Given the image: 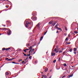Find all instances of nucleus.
<instances>
[{"instance_id":"obj_31","label":"nucleus","mask_w":78,"mask_h":78,"mask_svg":"<svg viewBox=\"0 0 78 78\" xmlns=\"http://www.w3.org/2000/svg\"><path fill=\"white\" fill-rule=\"evenodd\" d=\"M64 35L65 36H67V33H65L64 34Z\"/></svg>"},{"instance_id":"obj_55","label":"nucleus","mask_w":78,"mask_h":78,"mask_svg":"<svg viewBox=\"0 0 78 78\" xmlns=\"http://www.w3.org/2000/svg\"><path fill=\"white\" fill-rule=\"evenodd\" d=\"M3 26H4V27H6V25H3Z\"/></svg>"},{"instance_id":"obj_35","label":"nucleus","mask_w":78,"mask_h":78,"mask_svg":"<svg viewBox=\"0 0 78 78\" xmlns=\"http://www.w3.org/2000/svg\"><path fill=\"white\" fill-rule=\"evenodd\" d=\"M22 63L23 64H24V63H25V61H23L22 62Z\"/></svg>"},{"instance_id":"obj_12","label":"nucleus","mask_w":78,"mask_h":78,"mask_svg":"<svg viewBox=\"0 0 78 78\" xmlns=\"http://www.w3.org/2000/svg\"><path fill=\"white\" fill-rule=\"evenodd\" d=\"M43 77H44V78H47V76L45 75H44V76L42 77V78H43Z\"/></svg>"},{"instance_id":"obj_23","label":"nucleus","mask_w":78,"mask_h":78,"mask_svg":"<svg viewBox=\"0 0 78 78\" xmlns=\"http://www.w3.org/2000/svg\"><path fill=\"white\" fill-rule=\"evenodd\" d=\"M30 55H31V54H27V56H30Z\"/></svg>"},{"instance_id":"obj_36","label":"nucleus","mask_w":78,"mask_h":78,"mask_svg":"<svg viewBox=\"0 0 78 78\" xmlns=\"http://www.w3.org/2000/svg\"><path fill=\"white\" fill-rule=\"evenodd\" d=\"M31 50H30L29 51V53H31Z\"/></svg>"},{"instance_id":"obj_58","label":"nucleus","mask_w":78,"mask_h":78,"mask_svg":"<svg viewBox=\"0 0 78 78\" xmlns=\"http://www.w3.org/2000/svg\"><path fill=\"white\" fill-rule=\"evenodd\" d=\"M44 75H42V76H44Z\"/></svg>"},{"instance_id":"obj_5","label":"nucleus","mask_w":78,"mask_h":78,"mask_svg":"<svg viewBox=\"0 0 78 78\" xmlns=\"http://www.w3.org/2000/svg\"><path fill=\"white\" fill-rule=\"evenodd\" d=\"M14 58H12L11 59H9L7 61H11L12 60V59H14Z\"/></svg>"},{"instance_id":"obj_14","label":"nucleus","mask_w":78,"mask_h":78,"mask_svg":"<svg viewBox=\"0 0 78 78\" xmlns=\"http://www.w3.org/2000/svg\"><path fill=\"white\" fill-rule=\"evenodd\" d=\"M43 39V37H41L40 39V41H41Z\"/></svg>"},{"instance_id":"obj_52","label":"nucleus","mask_w":78,"mask_h":78,"mask_svg":"<svg viewBox=\"0 0 78 78\" xmlns=\"http://www.w3.org/2000/svg\"><path fill=\"white\" fill-rule=\"evenodd\" d=\"M26 59H28V57H27Z\"/></svg>"},{"instance_id":"obj_9","label":"nucleus","mask_w":78,"mask_h":78,"mask_svg":"<svg viewBox=\"0 0 78 78\" xmlns=\"http://www.w3.org/2000/svg\"><path fill=\"white\" fill-rule=\"evenodd\" d=\"M48 71V68H46L45 69V72H47Z\"/></svg>"},{"instance_id":"obj_16","label":"nucleus","mask_w":78,"mask_h":78,"mask_svg":"<svg viewBox=\"0 0 78 78\" xmlns=\"http://www.w3.org/2000/svg\"><path fill=\"white\" fill-rule=\"evenodd\" d=\"M34 49H33L32 51H31V52L32 53H33V52H34Z\"/></svg>"},{"instance_id":"obj_57","label":"nucleus","mask_w":78,"mask_h":78,"mask_svg":"<svg viewBox=\"0 0 78 78\" xmlns=\"http://www.w3.org/2000/svg\"><path fill=\"white\" fill-rule=\"evenodd\" d=\"M26 60H27V59L26 58V59L24 60V61H26Z\"/></svg>"},{"instance_id":"obj_19","label":"nucleus","mask_w":78,"mask_h":78,"mask_svg":"<svg viewBox=\"0 0 78 78\" xmlns=\"http://www.w3.org/2000/svg\"><path fill=\"white\" fill-rule=\"evenodd\" d=\"M73 76V75H69L68 76L69 77V78H70V77H72V76Z\"/></svg>"},{"instance_id":"obj_47","label":"nucleus","mask_w":78,"mask_h":78,"mask_svg":"<svg viewBox=\"0 0 78 78\" xmlns=\"http://www.w3.org/2000/svg\"><path fill=\"white\" fill-rule=\"evenodd\" d=\"M68 44H70V42H69L68 43Z\"/></svg>"},{"instance_id":"obj_48","label":"nucleus","mask_w":78,"mask_h":78,"mask_svg":"<svg viewBox=\"0 0 78 78\" xmlns=\"http://www.w3.org/2000/svg\"><path fill=\"white\" fill-rule=\"evenodd\" d=\"M56 69H57V70H59V69H60V67L58 69L56 68Z\"/></svg>"},{"instance_id":"obj_26","label":"nucleus","mask_w":78,"mask_h":78,"mask_svg":"<svg viewBox=\"0 0 78 78\" xmlns=\"http://www.w3.org/2000/svg\"><path fill=\"white\" fill-rule=\"evenodd\" d=\"M31 58H32V57L31 56H30V57H29V58L31 59Z\"/></svg>"},{"instance_id":"obj_4","label":"nucleus","mask_w":78,"mask_h":78,"mask_svg":"<svg viewBox=\"0 0 78 78\" xmlns=\"http://www.w3.org/2000/svg\"><path fill=\"white\" fill-rule=\"evenodd\" d=\"M36 27H37V28L38 29L40 28V24H39V23L36 26Z\"/></svg>"},{"instance_id":"obj_2","label":"nucleus","mask_w":78,"mask_h":78,"mask_svg":"<svg viewBox=\"0 0 78 78\" xmlns=\"http://www.w3.org/2000/svg\"><path fill=\"white\" fill-rule=\"evenodd\" d=\"M28 24H29V25H31V22H29L28 21H27L26 22V27H28Z\"/></svg>"},{"instance_id":"obj_29","label":"nucleus","mask_w":78,"mask_h":78,"mask_svg":"<svg viewBox=\"0 0 78 78\" xmlns=\"http://www.w3.org/2000/svg\"><path fill=\"white\" fill-rule=\"evenodd\" d=\"M6 50V49H5V48H2V50L4 51V50Z\"/></svg>"},{"instance_id":"obj_59","label":"nucleus","mask_w":78,"mask_h":78,"mask_svg":"<svg viewBox=\"0 0 78 78\" xmlns=\"http://www.w3.org/2000/svg\"><path fill=\"white\" fill-rule=\"evenodd\" d=\"M72 68H73V66H72Z\"/></svg>"},{"instance_id":"obj_20","label":"nucleus","mask_w":78,"mask_h":78,"mask_svg":"<svg viewBox=\"0 0 78 78\" xmlns=\"http://www.w3.org/2000/svg\"><path fill=\"white\" fill-rule=\"evenodd\" d=\"M64 67H66L67 66V64H66V63H64Z\"/></svg>"},{"instance_id":"obj_44","label":"nucleus","mask_w":78,"mask_h":78,"mask_svg":"<svg viewBox=\"0 0 78 78\" xmlns=\"http://www.w3.org/2000/svg\"><path fill=\"white\" fill-rule=\"evenodd\" d=\"M74 54H76V52L74 51Z\"/></svg>"},{"instance_id":"obj_53","label":"nucleus","mask_w":78,"mask_h":78,"mask_svg":"<svg viewBox=\"0 0 78 78\" xmlns=\"http://www.w3.org/2000/svg\"><path fill=\"white\" fill-rule=\"evenodd\" d=\"M6 8H8V7L6 6H5Z\"/></svg>"},{"instance_id":"obj_49","label":"nucleus","mask_w":78,"mask_h":78,"mask_svg":"<svg viewBox=\"0 0 78 78\" xmlns=\"http://www.w3.org/2000/svg\"><path fill=\"white\" fill-rule=\"evenodd\" d=\"M51 76H51L49 77V78H51Z\"/></svg>"},{"instance_id":"obj_3","label":"nucleus","mask_w":78,"mask_h":78,"mask_svg":"<svg viewBox=\"0 0 78 78\" xmlns=\"http://www.w3.org/2000/svg\"><path fill=\"white\" fill-rule=\"evenodd\" d=\"M7 34L8 35H10L11 34V30H9L7 32Z\"/></svg>"},{"instance_id":"obj_25","label":"nucleus","mask_w":78,"mask_h":78,"mask_svg":"<svg viewBox=\"0 0 78 78\" xmlns=\"http://www.w3.org/2000/svg\"><path fill=\"white\" fill-rule=\"evenodd\" d=\"M74 51H76V48H74Z\"/></svg>"},{"instance_id":"obj_11","label":"nucleus","mask_w":78,"mask_h":78,"mask_svg":"<svg viewBox=\"0 0 78 78\" xmlns=\"http://www.w3.org/2000/svg\"><path fill=\"white\" fill-rule=\"evenodd\" d=\"M56 23H57L55 21V23H54V24H52L53 27H54V26H55V25L56 24Z\"/></svg>"},{"instance_id":"obj_17","label":"nucleus","mask_w":78,"mask_h":78,"mask_svg":"<svg viewBox=\"0 0 78 78\" xmlns=\"http://www.w3.org/2000/svg\"><path fill=\"white\" fill-rule=\"evenodd\" d=\"M54 55H55V53H53L52 54V56H54Z\"/></svg>"},{"instance_id":"obj_61","label":"nucleus","mask_w":78,"mask_h":78,"mask_svg":"<svg viewBox=\"0 0 78 78\" xmlns=\"http://www.w3.org/2000/svg\"><path fill=\"white\" fill-rule=\"evenodd\" d=\"M71 70H73V69H71Z\"/></svg>"},{"instance_id":"obj_30","label":"nucleus","mask_w":78,"mask_h":78,"mask_svg":"<svg viewBox=\"0 0 78 78\" xmlns=\"http://www.w3.org/2000/svg\"><path fill=\"white\" fill-rule=\"evenodd\" d=\"M23 54L24 56H27V55H26V54H25L24 53H23Z\"/></svg>"},{"instance_id":"obj_32","label":"nucleus","mask_w":78,"mask_h":78,"mask_svg":"<svg viewBox=\"0 0 78 78\" xmlns=\"http://www.w3.org/2000/svg\"><path fill=\"white\" fill-rule=\"evenodd\" d=\"M68 40V37H67L66 39H65L66 41H67V40Z\"/></svg>"},{"instance_id":"obj_37","label":"nucleus","mask_w":78,"mask_h":78,"mask_svg":"<svg viewBox=\"0 0 78 78\" xmlns=\"http://www.w3.org/2000/svg\"><path fill=\"white\" fill-rule=\"evenodd\" d=\"M65 30L66 31H67V27H65Z\"/></svg>"},{"instance_id":"obj_7","label":"nucleus","mask_w":78,"mask_h":78,"mask_svg":"<svg viewBox=\"0 0 78 78\" xmlns=\"http://www.w3.org/2000/svg\"><path fill=\"white\" fill-rule=\"evenodd\" d=\"M33 19L34 20H36L37 19V18L36 17H34L33 18Z\"/></svg>"},{"instance_id":"obj_38","label":"nucleus","mask_w":78,"mask_h":78,"mask_svg":"<svg viewBox=\"0 0 78 78\" xmlns=\"http://www.w3.org/2000/svg\"><path fill=\"white\" fill-rule=\"evenodd\" d=\"M12 63L13 64H16V62H12Z\"/></svg>"},{"instance_id":"obj_33","label":"nucleus","mask_w":78,"mask_h":78,"mask_svg":"<svg viewBox=\"0 0 78 78\" xmlns=\"http://www.w3.org/2000/svg\"><path fill=\"white\" fill-rule=\"evenodd\" d=\"M26 49H25V50H23V51H25V53H26V52H27V51H26Z\"/></svg>"},{"instance_id":"obj_45","label":"nucleus","mask_w":78,"mask_h":78,"mask_svg":"<svg viewBox=\"0 0 78 78\" xmlns=\"http://www.w3.org/2000/svg\"><path fill=\"white\" fill-rule=\"evenodd\" d=\"M31 27H29V30H31Z\"/></svg>"},{"instance_id":"obj_13","label":"nucleus","mask_w":78,"mask_h":78,"mask_svg":"<svg viewBox=\"0 0 78 78\" xmlns=\"http://www.w3.org/2000/svg\"><path fill=\"white\" fill-rule=\"evenodd\" d=\"M29 50H32V47L31 46H30L29 48Z\"/></svg>"},{"instance_id":"obj_39","label":"nucleus","mask_w":78,"mask_h":78,"mask_svg":"<svg viewBox=\"0 0 78 78\" xmlns=\"http://www.w3.org/2000/svg\"><path fill=\"white\" fill-rule=\"evenodd\" d=\"M63 55H65V51L63 52Z\"/></svg>"},{"instance_id":"obj_63","label":"nucleus","mask_w":78,"mask_h":78,"mask_svg":"<svg viewBox=\"0 0 78 78\" xmlns=\"http://www.w3.org/2000/svg\"><path fill=\"white\" fill-rule=\"evenodd\" d=\"M2 34H0V35H1Z\"/></svg>"},{"instance_id":"obj_34","label":"nucleus","mask_w":78,"mask_h":78,"mask_svg":"<svg viewBox=\"0 0 78 78\" xmlns=\"http://www.w3.org/2000/svg\"><path fill=\"white\" fill-rule=\"evenodd\" d=\"M49 24H51V23H52V22H49Z\"/></svg>"},{"instance_id":"obj_62","label":"nucleus","mask_w":78,"mask_h":78,"mask_svg":"<svg viewBox=\"0 0 78 78\" xmlns=\"http://www.w3.org/2000/svg\"><path fill=\"white\" fill-rule=\"evenodd\" d=\"M35 63H36V61H35Z\"/></svg>"},{"instance_id":"obj_8","label":"nucleus","mask_w":78,"mask_h":78,"mask_svg":"<svg viewBox=\"0 0 78 78\" xmlns=\"http://www.w3.org/2000/svg\"><path fill=\"white\" fill-rule=\"evenodd\" d=\"M57 26H58V24H56L55 26V28H56V29H58V27H57Z\"/></svg>"},{"instance_id":"obj_27","label":"nucleus","mask_w":78,"mask_h":78,"mask_svg":"<svg viewBox=\"0 0 78 78\" xmlns=\"http://www.w3.org/2000/svg\"><path fill=\"white\" fill-rule=\"evenodd\" d=\"M62 50H61L59 51V53H62Z\"/></svg>"},{"instance_id":"obj_28","label":"nucleus","mask_w":78,"mask_h":78,"mask_svg":"<svg viewBox=\"0 0 78 78\" xmlns=\"http://www.w3.org/2000/svg\"><path fill=\"white\" fill-rule=\"evenodd\" d=\"M47 33V31H46L45 32V33H44V35H45V34H46V33Z\"/></svg>"},{"instance_id":"obj_18","label":"nucleus","mask_w":78,"mask_h":78,"mask_svg":"<svg viewBox=\"0 0 78 78\" xmlns=\"http://www.w3.org/2000/svg\"><path fill=\"white\" fill-rule=\"evenodd\" d=\"M58 30H61V31H62V30H61V28H58H58H57Z\"/></svg>"},{"instance_id":"obj_42","label":"nucleus","mask_w":78,"mask_h":78,"mask_svg":"<svg viewBox=\"0 0 78 78\" xmlns=\"http://www.w3.org/2000/svg\"><path fill=\"white\" fill-rule=\"evenodd\" d=\"M59 33V31L57 30L56 32V33Z\"/></svg>"},{"instance_id":"obj_50","label":"nucleus","mask_w":78,"mask_h":78,"mask_svg":"<svg viewBox=\"0 0 78 78\" xmlns=\"http://www.w3.org/2000/svg\"><path fill=\"white\" fill-rule=\"evenodd\" d=\"M26 50H30V49H26Z\"/></svg>"},{"instance_id":"obj_22","label":"nucleus","mask_w":78,"mask_h":78,"mask_svg":"<svg viewBox=\"0 0 78 78\" xmlns=\"http://www.w3.org/2000/svg\"><path fill=\"white\" fill-rule=\"evenodd\" d=\"M22 61V59H21L20 60L19 59L18 61V62H20V61Z\"/></svg>"},{"instance_id":"obj_40","label":"nucleus","mask_w":78,"mask_h":78,"mask_svg":"<svg viewBox=\"0 0 78 78\" xmlns=\"http://www.w3.org/2000/svg\"><path fill=\"white\" fill-rule=\"evenodd\" d=\"M61 61V59H60V58H59L58 59V61Z\"/></svg>"},{"instance_id":"obj_64","label":"nucleus","mask_w":78,"mask_h":78,"mask_svg":"<svg viewBox=\"0 0 78 78\" xmlns=\"http://www.w3.org/2000/svg\"><path fill=\"white\" fill-rule=\"evenodd\" d=\"M55 29H53V30H55Z\"/></svg>"},{"instance_id":"obj_24","label":"nucleus","mask_w":78,"mask_h":78,"mask_svg":"<svg viewBox=\"0 0 78 78\" xmlns=\"http://www.w3.org/2000/svg\"><path fill=\"white\" fill-rule=\"evenodd\" d=\"M74 33H75V34H78V31H75Z\"/></svg>"},{"instance_id":"obj_46","label":"nucleus","mask_w":78,"mask_h":78,"mask_svg":"<svg viewBox=\"0 0 78 78\" xmlns=\"http://www.w3.org/2000/svg\"><path fill=\"white\" fill-rule=\"evenodd\" d=\"M15 64H19V63H16Z\"/></svg>"},{"instance_id":"obj_15","label":"nucleus","mask_w":78,"mask_h":78,"mask_svg":"<svg viewBox=\"0 0 78 78\" xmlns=\"http://www.w3.org/2000/svg\"><path fill=\"white\" fill-rule=\"evenodd\" d=\"M72 50H73L71 48V49H69V51H70V52H72Z\"/></svg>"},{"instance_id":"obj_43","label":"nucleus","mask_w":78,"mask_h":78,"mask_svg":"<svg viewBox=\"0 0 78 78\" xmlns=\"http://www.w3.org/2000/svg\"><path fill=\"white\" fill-rule=\"evenodd\" d=\"M65 76H63L62 77V78H63L64 77H65Z\"/></svg>"},{"instance_id":"obj_10","label":"nucleus","mask_w":78,"mask_h":78,"mask_svg":"<svg viewBox=\"0 0 78 78\" xmlns=\"http://www.w3.org/2000/svg\"><path fill=\"white\" fill-rule=\"evenodd\" d=\"M10 48H7V49H5V50L6 51H7V50H10Z\"/></svg>"},{"instance_id":"obj_54","label":"nucleus","mask_w":78,"mask_h":78,"mask_svg":"<svg viewBox=\"0 0 78 78\" xmlns=\"http://www.w3.org/2000/svg\"><path fill=\"white\" fill-rule=\"evenodd\" d=\"M5 0H6L7 1H8V2L9 1H8V0H4V1H5Z\"/></svg>"},{"instance_id":"obj_41","label":"nucleus","mask_w":78,"mask_h":78,"mask_svg":"<svg viewBox=\"0 0 78 78\" xmlns=\"http://www.w3.org/2000/svg\"><path fill=\"white\" fill-rule=\"evenodd\" d=\"M5 60H8V58H5Z\"/></svg>"},{"instance_id":"obj_1","label":"nucleus","mask_w":78,"mask_h":78,"mask_svg":"<svg viewBox=\"0 0 78 78\" xmlns=\"http://www.w3.org/2000/svg\"><path fill=\"white\" fill-rule=\"evenodd\" d=\"M58 49V46H57L56 47V48H55L54 50V51H55L56 53H58L59 52L58 50H57Z\"/></svg>"},{"instance_id":"obj_21","label":"nucleus","mask_w":78,"mask_h":78,"mask_svg":"<svg viewBox=\"0 0 78 78\" xmlns=\"http://www.w3.org/2000/svg\"><path fill=\"white\" fill-rule=\"evenodd\" d=\"M56 62V60H54L53 61V62L54 63H55V62Z\"/></svg>"},{"instance_id":"obj_56","label":"nucleus","mask_w":78,"mask_h":78,"mask_svg":"<svg viewBox=\"0 0 78 78\" xmlns=\"http://www.w3.org/2000/svg\"><path fill=\"white\" fill-rule=\"evenodd\" d=\"M21 51V49H19V51Z\"/></svg>"},{"instance_id":"obj_6","label":"nucleus","mask_w":78,"mask_h":78,"mask_svg":"<svg viewBox=\"0 0 78 78\" xmlns=\"http://www.w3.org/2000/svg\"><path fill=\"white\" fill-rule=\"evenodd\" d=\"M9 75V73L8 72H6L5 74V75L6 76H7V75Z\"/></svg>"},{"instance_id":"obj_60","label":"nucleus","mask_w":78,"mask_h":78,"mask_svg":"<svg viewBox=\"0 0 78 78\" xmlns=\"http://www.w3.org/2000/svg\"><path fill=\"white\" fill-rule=\"evenodd\" d=\"M68 37H70V36H69V35H68Z\"/></svg>"},{"instance_id":"obj_51","label":"nucleus","mask_w":78,"mask_h":78,"mask_svg":"<svg viewBox=\"0 0 78 78\" xmlns=\"http://www.w3.org/2000/svg\"><path fill=\"white\" fill-rule=\"evenodd\" d=\"M36 53V52H34L33 53V55H34V54H35Z\"/></svg>"}]
</instances>
